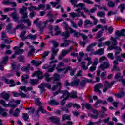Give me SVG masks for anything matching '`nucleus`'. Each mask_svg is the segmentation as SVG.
I'll return each instance as SVG.
<instances>
[{
    "mask_svg": "<svg viewBox=\"0 0 125 125\" xmlns=\"http://www.w3.org/2000/svg\"><path fill=\"white\" fill-rule=\"evenodd\" d=\"M85 84H86V82L84 80H82L80 83L79 88L81 89H82V88H83L84 86H85Z\"/></svg>",
    "mask_w": 125,
    "mask_h": 125,
    "instance_id": "obj_40",
    "label": "nucleus"
},
{
    "mask_svg": "<svg viewBox=\"0 0 125 125\" xmlns=\"http://www.w3.org/2000/svg\"><path fill=\"white\" fill-rule=\"evenodd\" d=\"M61 0H57V2H50V4H51L52 5L53 7H55L56 9H58L59 7H60V5H58L57 7L56 6L59 3V1H60Z\"/></svg>",
    "mask_w": 125,
    "mask_h": 125,
    "instance_id": "obj_33",
    "label": "nucleus"
},
{
    "mask_svg": "<svg viewBox=\"0 0 125 125\" xmlns=\"http://www.w3.org/2000/svg\"><path fill=\"white\" fill-rule=\"evenodd\" d=\"M37 77L38 79H42V77H43V75H42V72L40 71V70H38L36 72H35L32 75V77Z\"/></svg>",
    "mask_w": 125,
    "mask_h": 125,
    "instance_id": "obj_23",
    "label": "nucleus"
},
{
    "mask_svg": "<svg viewBox=\"0 0 125 125\" xmlns=\"http://www.w3.org/2000/svg\"><path fill=\"white\" fill-rule=\"evenodd\" d=\"M117 38L111 37V42H112V45L110 46H109L107 48V50H112V49H115V55L116 57L120 54V52H122V49L117 46L118 45V41H117Z\"/></svg>",
    "mask_w": 125,
    "mask_h": 125,
    "instance_id": "obj_2",
    "label": "nucleus"
},
{
    "mask_svg": "<svg viewBox=\"0 0 125 125\" xmlns=\"http://www.w3.org/2000/svg\"><path fill=\"white\" fill-rule=\"evenodd\" d=\"M64 83L65 85H66V86H77V85L79 84V79H75L70 83H69V82H68V81H66Z\"/></svg>",
    "mask_w": 125,
    "mask_h": 125,
    "instance_id": "obj_13",
    "label": "nucleus"
},
{
    "mask_svg": "<svg viewBox=\"0 0 125 125\" xmlns=\"http://www.w3.org/2000/svg\"><path fill=\"white\" fill-rule=\"evenodd\" d=\"M19 112H20L19 111V110L17 108L15 110V112L13 113V116H14V117H18V115L19 114Z\"/></svg>",
    "mask_w": 125,
    "mask_h": 125,
    "instance_id": "obj_53",
    "label": "nucleus"
},
{
    "mask_svg": "<svg viewBox=\"0 0 125 125\" xmlns=\"http://www.w3.org/2000/svg\"><path fill=\"white\" fill-rule=\"evenodd\" d=\"M62 93L63 95L62 96L60 97V99H63L61 102L60 104L62 106L63 105H65V103H66V100L68 99V98L69 96H71V97H72V98H77V92L75 91H72L71 93V95H70L69 92H68L67 91H63L62 92Z\"/></svg>",
    "mask_w": 125,
    "mask_h": 125,
    "instance_id": "obj_3",
    "label": "nucleus"
},
{
    "mask_svg": "<svg viewBox=\"0 0 125 125\" xmlns=\"http://www.w3.org/2000/svg\"><path fill=\"white\" fill-rule=\"evenodd\" d=\"M4 81L7 84H11L9 85L10 87H11V86H15V83H14L13 80H8L7 79H4Z\"/></svg>",
    "mask_w": 125,
    "mask_h": 125,
    "instance_id": "obj_25",
    "label": "nucleus"
},
{
    "mask_svg": "<svg viewBox=\"0 0 125 125\" xmlns=\"http://www.w3.org/2000/svg\"><path fill=\"white\" fill-rule=\"evenodd\" d=\"M51 122L54 123L56 125H60V118L59 117L54 116L50 118Z\"/></svg>",
    "mask_w": 125,
    "mask_h": 125,
    "instance_id": "obj_22",
    "label": "nucleus"
},
{
    "mask_svg": "<svg viewBox=\"0 0 125 125\" xmlns=\"http://www.w3.org/2000/svg\"><path fill=\"white\" fill-rule=\"evenodd\" d=\"M65 120H71V117L70 115H64L62 117V121H65Z\"/></svg>",
    "mask_w": 125,
    "mask_h": 125,
    "instance_id": "obj_43",
    "label": "nucleus"
},
{
    "mask_svg": "<svg viewBox=\"0 0 125 125\" xmlns=\"http://www.w3.org/2000/svg\"><path fill=\"white\" fill-rule=\"evenodd\" d=\"M31 63L33 64V65H35V66H39L40 64H42L41 62L35 61V60L32 61Z\"/></svg>",
    "mask_w": 125,
    "mask_h": 125,
    "instance_id": "obj_48",
    "label": "nucleus"
},
{
    "mask_svg": "<svg viewBox=\"0 0 125 125\" xmlns=\"http://www.w3.org/2000/svg\"><path fill=\"white\" fill-rule=\"evenodd\" d=\"M112 71H120V67L117 66V65H113Z\"/></svg>",
    "mask_w": 125,
    "mask_h": 125,
    "instance_id": "obj_62",
    "label": "nucleus"
},
{
    "mask_svg": "<svg viewBox=\"0 0 125 125\" xmlns=\"http://www.w3.org/2000/svg\"><path fill=\"white\" fill-rule=\"evenodd\" d=\"M71 17H72V18H75V17H77L78 16V14L76 13H71L69 14Z\"/></svg>",
    "mask_w": 125,
    "mask_h": 125,
    "instance_id": "obj_63",
    "label": "nucleus"
},
{
    "mask_svg": "<svg viewBox=\"0 0 125 125\" xmlns=\"http://www.w3.org/2000/svg\"><path fill=\"white\" fill-rule=\"evenodd\" d=\"M110 67V62H103L99 66V69L104 71L106 69H108Z\"/></svg>",
    "mask_w": 125,
    "mask_h": 125,
    "instance_id": "obj_14",
    "label": "nucleus"
},
{
    "mask_svg": "<svg viewBox=\"0 0 125 125\" xmlns=\"http://www.w3.org/2000/svg\"><path fill=\"white\" fill-rule=\"evenodd\" d=\"M7 60H8V58L7 57H5L3 58L2 61L0 62V70H1V71L4 70L3 65L7 63Z\"/></svg>",
    "mask_w": 125,
    "mask_h": 125,
    "instance_id": "obj_18",
    "label": "nucleus"
},
{
    "mask_svg": "<svg viewBox=\"0 0 125 125\" xmlns=\"http://www.w3.org/2000/svg\"><path fill=\"white\" fill-rule=\"evenodd\" d=\"M28 110H29L28 112L30 115L33 114V113L35 112V108L34 107L31 108L30 109L28 108Z\"/></svg>",
    "mask_w": 125,
    "mask_h": 125,
    "instance_id": "obj_61",
    "label": "nucleus"
},
{
    "mask_svg": "<svg viewBox=\"0 0 125 125\" xmlns=\"http://www.w3.org/2000/svg\"><path fill=\"white\" fill-rule=\"evenodd\" d=\"M115 79L119 82H122L123 85L125 86V80L123 79V76H121V73H119L115 74Z\"/></svg>",
    "mask_w": 125,
    "mask_h": 125,
    "instance_id": "obj_15",
    "label": "nucleus"
},
{
    "mask_svg": "<svg viewBox=\"0 0 125 125\" xmlns=\"http://www.w3.org/2000/svg\"><path fill=\"white\" fill-rule=\"evenodd\" d=\"M85 26H87V25H90L91 27H92V26H93V23H92L91 21L89 20H86L85 21Z\"/></svg>",
    "mask_w": 125,
    "mask_h": 125,
    "instance_id": "obj_45",
    "label": "nucleus"
},
{
    "mask_svg": "<svg viewBox=\"0 0 125 125\" xmlns=\"http://www.w3.org/2000/svg\"><path fill=\"white\" fill-rule=\"evenodd\" d=\"M49 54V51H46L43 52L42 54V58H45L46 56H47Z\"/></svg>",
    "mask_w": 125,
    "mask_h": 125,
    "instance_id": "obj_59",
    "label": "nucleus"
},
{
    "mask_svg": "<svg viewBox=\"0 0 125 125\" xmlns=\"http://www.w3.org/2000/svg\"><path fill=\"white\" fill-rule=\"evenodd\" d=\"M30 83L32 85H34V84H37V83H38V81L34 79H31Z\"/></svg>",
    "mask_w": 125,
    "mask_h": 125,
    "instance_id": "obj_52",
    "label": "nucleus"
},
{
    "mask_svg": "<svg viewBox=\"0 0 125 125\" xmlns=\"http://www.w3.org/2000/svg\"><path fill=\"white\" fill-rule=\"evenodd\" d=\"M121 52H119V54L117 55V57L116 56V53H115V57L116 60H114L113 61L114 66L119 65V62H118V61L119 62H124V59H123V58H122V56H121Z\"/></svg>",
    "mask_w": 125,
    "mask_h": 125,
    "instance_id": "obj_11",
    "label": "nucleus"
},
{
    "mask_svg": "<svg viewBox=\"0 0 125 125\" xmlns=\"http://www.w3.org/2000/svg\"><path fill=\"white\" fill-rule=\"evenodd\" d=\"M49 105H51V106H57L59 105V103L54 100H51L48 102Z\"/></svg>",
    "mask_w": 125,
    "mask_h": 125,
    "instance_id": "obj_32",
    "label": "nucleus"
},
{
    "mask_svg": "<svg viewBox=\"0 0 125 125\" xmlns=\"http://www.w3.org/2000/svg\"><path fill=\"white\" fill-rule=\"evenodd\" d=\"M49 22V20H46L44 22H43L42 23L40 24V28H45L46 27V25L47 24H48V22Z\"/></svg>",
    "mask_w": 125,
    "mask_h": 125,
    "instance_id": "obj_39",
    "label": "nucleus"
},
{
    "mask_svg": "<svg viewBox=\"0 0 125 125\" xmlns=\"http://www.w3.org/2000/svg\"><path fill=\"white\" fill-rule=\"evenodd\" d=\"M27 10V8H24L23 9H20V13L22 14L21 19L22 22H24V23H26L28 27H30L31 25H32V22L30 21V19H27L28 18V13L26 12Z\"/></svg>",
    "mask_w": 125,
    "mask_h": 125,
    "instance_id": "obj_4",
    "label": "nucleus"
},
{
    "mask_svg": "<svg viewBox=\"0 0 125 125\" xmlns=\"http://www.w3.org/2000/svg\"><path fill=\"white\" fill-rule=\"evenodd\" d=\"M96 70V66L95 65H92L89 68V71L90 72H94Z\"/></svg>",
    "mask_w": 125,
    "mask_h": 125,
    "instance_id": "obj_54",
    "label": "nucleus"
},
{
    "mask_svg": "<svg viewBox=\"0 0 125 125\" xmlns=\"http://www.w3.org/2000/svg\"><path fill=\"white\" fill-rule=\"evenodd\" d=\"M2 98L5 99V100H8L9 99V94L4 92L1 94Z\"/></svg>",
    "mask_w": 125,
    "mask_h": 125,
    "instance_id": "obj_35",
    "label": "nucleus"
},
{
    "mask_svg": "<svg viewBox=\"0 0 125 125\" xmlns=\"http://www.w3.org/2000/svg\"><path fill=\"white\" fill-rule=\"evenodd\" d=\"M107 75V72L104 71V72H102L101 74V78L102 79V80H105L106 79V76Z\"/></svg>",
    "mask_w": 125,
    "mask_h": 125,
    "instance_id": "obj_47",
    "label": "nucleus"
},
{
    "mask_svg": "<svg viewBox=\"0 0 125 125\" xmlns=\"http://www.w3.org/2000/svg\"><path fill=\"white\" fill-rule=\"evenodd\" d=\"M61 86V83L58 82L57 83V85L56 86H54L52 88H51V86L49 84H44V83H42L41 85H39L38 86L39 88H41V92L42 91V90H44V88L46 87L48 89H51L52 91H54L56 90L58 88H59Z\"/></svg>",
    "mask_w": 125,
    "mask_h": 125,
    "instance_id": "obj_7",
    "label": "nucleus"
},
{
    "mask_svg": "<svg viewBox=\"0 0 125 125\" xmlns=\"http://www.w3.org/2000/svg\"><path fill=\"white\" fill-rule=\"evenodd\" d=\"M23 118L24 120H25V121H27V120H28V119H29V115H28V114L27 113H24Z\"/></svg>",
    "mask_w": 125,
    "mask_h": 125,
    "instance_id": "obj_64",
    "label": "nucleus"
},
{
    "mask_svg": "<svg viewBox=\"0 0 125 125\" xmlns=\"http://www.w3.org/2000/svg\"><path fill=\"white\" fill-rule=\"evenodd\" d=\"M25 34H26V31H23L20 35V37L22 41H25V40H27V39H31V40H36V39H37V34L33 35H32V34H30L26 36H25Z\"/></svg>",
    "mask_w": 125,
    "mask_h": 125,
    "instance_id": "obj_9",
    "label": "nucleus"
},
{
    "mask_svg": "<svg viewBox=\"0 0 125 125\" xmlns=\"http://www.w3.org/2000/svg\"><path fill=\"white\" fill-rule=\"evenodd\" d=\"M72 50L73 47H70L68 50H63L62 51V56H66V55H67V54H69Z\"/></svg>",
    "mask_w": 125,
    "mask_h": 125,
    "instance_id": "obj_31",
    "label": "nucleus"
},
{
    "mask_svg": "<svg viewBox=\"0 0 125 125\" xmlns=\"http://www.w3.org/2000/svg\"><path fill=\"white\" fill-rule=\"evenodd\" d=\"M82 108L83 110L84 109V108H86L88 110H91V105L89 104H82Z\"/></svg>",
    "mask_w": 125,
    "mask_h": 125,
    "instance_id": "obj_30",
    "label": "nucleus"
},
{
    "mask_svg": "<svg viewBox=\"0 0 125 125\" xmlns=\"http://www.w3.org/2000/svg\"><path fill=\"white\" fill-rule=\"evenodd\" d=\"M0 104H1L3 107H4L5 108H6L7 107H12L13 109H14V108H15V107H16L17 105L20 104V100L10 101L7 104L5 103V101L3 100H0Z\"/></svg>",
    "mask_w": 125,
    "mask_h": 125,
    "instance_id": "obj_6",
    "label": "nucleus"
},
{
    "mask_svg": "<svg viewBox=\"0 0 125 125\" xmlns=\"http://www.w3.org/2000/svg\"><path fill=\"white\" fill-rule=\"evenodd\" d=\"M51 42H52L53 45L54 46V47H56L59 45V44H58L57 42H56L54 40L51 41Z\"/></svg>",
    "mask_w": 125,
    "mask_h": 125,
    "instance_id": "obj_60",
    "label": "nucleus"
},
{
    "mask_svg": "<svg viewBox=\"0 0 125 125\" xmlns=\"http://www.w3.org/2000/svg\"><path fill=\"white\" fill-rule=\"evenodd\" d=\"M59 50L58 49H53L52 50V53L51 55V57L50 58V60H53L54 58H55V56H56V54L57 52H58Z\"/></svg>",
    "mask_w": 125,
    "mask_h": 125,
    "instance_id": "obj_26",
    "label": "nucleus"
},
{
    "mask_svg": "<svg viewBox=\"0 0 125 125\" xmlns=\"http://www.w3.org/2000/svg\"><path fill=\"white\" fill-rule=\"evenodd\" d=\"M70 44V41H67L66 42L62 43L61 44L60 46L61 47H66Z\"/></svg>",
    "mask_w": 125,
    "mask_h": 125,
    "instance_id": "obj_44",
    "label": "nucleus"
},
{
    "mask_svg": "<svg viewBox=\"0 0 125 125\" xmlns=\"http://www.w3.org/2000/svg\"><path fill=\"white\" fill-rule=\"evenodd\" d=\"M12 10H15V9L12 8H5L3 9L4 12H9V11H12Z\"/></svg>",
    "mask_w": 125,
    "mask_h": 125,
    "instance_id": "obj_49",
    "label": "nucleus"
},
{
    "mask_svg": "<svg viewBox=\"0 0 125 125\" xmlns=\"http://www.w3.org/2000/svg\"><path fill=\"white\" fill-rule=\"evenodd\" d=\"M0 113L3 116V117H6L7 116V113L5 112V109H2L0 107Z\"/></svg>",
    "mask_w": 125,
    "mask_h": 125,
    "instance_id": "obj_41",
    "label": "nucleus"
},
{
    "mask_svg": "<svg viewBox=\"0 0 125 125\" xmlns=\"http://www.w3.org/2000/svg\"><path fill=\"white\" fill-rule=\"evenodd\" d=\"M105 60H108V59H107V57H105V56H103L99 58L100 62H102V61H104Z\"/></svg>",
    "mask_w": 125,
    "mask_h": 125,
    "instance_id": "obj_58",
    "label": "nucleus"
},
{
    "mask_svg": "<svg viewBox=\"0 0 125 125\" xmlns=\"http://www.w3.org/2000/svg\"><path fill=\"white\" fill-rule=\"evenodd\" d=\"M125 4H121L120 6H119L118 8L121 9V12L123 13L124 12V10H125Z\"/></svg>",
    "mask_w": 125,
    "mask_h": 125,
    "instance_id": "obj_46",
    "label": "nucleus"
},
{
    "mask_svg": "<svg viewBox=\"0 0 125 125\" xmlns=\"http://www.w3.org/2000/svg\"><path fill=\"white\" fill-rule=\"evenodd\" d=\"M3 4H6V5H12L13 7H15L16 6V3L14 2H12L10 0H4L2 2Z\"/></svg>",
    "mask_w": 125,
    "mask_h": 125,
    "instance_id": "obj_21",
    "label": "nucleus"
},
{
    "mask_svg": "<svg viewBox=\"0 0 125 125\" xmlns=\"http://www.w3.org/2000/svg\"><path fill=\"white\" fill-rule=\"evenodd\" d=\"M33 90L32 87H27L25 86H21L19 88V92L20 93V96L23 97V98H29L30 97V94L29 93H24V92H27V91H31Z\"/></svg>",
    "mask_w": 125,
    "mask_h": 125,
    "instance_id": "obj_5",
    "label": "nucleus"
},
{
    "mask_svg": "<svg viewBox=\"0 0 125 125\" xmlns=\"http://www.w3.org/2000/svg\"><path fill=\"white\" fill-rule=\"evenodd\" d=\"M97 44H98V43H93L89 45L86 48V51H87L88 52L92 51V48H93L94 46H96V45H97Z\"/></svg>",
    "mask_w": 125,
    "mask_h": 125,
    "instance_id": "obj_28",
    "label": "nucleus"
},
{
    "mask_svg": "<svg viewBox=\"0 0 125 125\" xmlns=\"http://www.w3.org/2000/svg\"><path fill=\"white\" fill-rule=\"evenodd\" d=\"M79 55L80 56V58L79 59V61H81L82 59H83V56H84V53L83 52H80L79 53Z\"/></svg>",
    "mask_w": 125,
    "mask_h": 125,
    "instance_id": "obj_50",
    "label": "nucleus"
},
{
    "mask_svg": "<svg viewBox=\"0 0 125 125\" xmlns=\"http://www.w3.org/2000/svg\"><path fill=\"white\" fill-rule=\"evenodd\" d=\"M115 83H116L115 81H113L111 83H109V82L105 81L104 83V88L103 90V92H107V91H108V89H109V88H111V87H112L113 85H114Z\"/></svg>",
    "mask_w": 125,
    "mask_h": 125,
    "instance_id": "obj_10",
    "label": "nucleus"
},
{
    "mask_svg": "<svg viewBox=\"0 0 125 125\" xmlns=\"http://www.w3.org/2000/svg\"><path fill=\"white\" fill-rule=\"evenodd\" d=\"M64 66L65 64H64V62H60L56 67V70L58 73H63V74H66L69 70H72V68L70 66L67 67L66 68H62V67H64Z\"/></svg>",
    "mask_w": 125,
    "mask_h": 125,
    "instance_id": "obj_8",
    "label": "nucleus"
},
{
    "mask_svg": "<svg viewBox=\"0 0 125 125\" xmlns=\"http://www.w3.org/2000/svg\"><path fill=\"white\" fill-rule=\"evenodd\" d=\"M54 78L56 81H59L60 80V76L57 74L54 75Z\"/></svg>",
    "mask_w": 125,
    "mask_h": 125,
    "instance_id": "obj_57",
    "label": "nucleus"
},
{
    "mask_svg": "<svg viewBox=\"0 0 125 125\" xmlns=\"http://www.w3.org/2000/svg\"><path fill=\"white\" fill-rule=\"evenodd\" d=\"M107 5L109 7H115V3L113 1L108 2Z\"/></svg>",
    "mask_w": 125,
    "mask_h": 125,
    "instance_id": "obj_56",
    "label": "nucleus"
},
{
    "mask_svg": "<svg viewBox=\"0 0 125 125\" xmlns=\"http://www.w3.org/2000/svg\"><path fill=\"white\" fill-rule=\"evenodd\" d=\"M96 10H97V8H96V7H94V8H92L91 10H89L88 9H87L86 13H87V14H88V15H90L91 13H94V12H95V11H96Z\"/></svg>",
    "mask_w": 125,
    "mask_h": 125,
    "instance_id": "obj_37",
    "label": "nucleus"
},
{
    "mask_svg": "<svg viewBox=\"0 0 125 125\" xmlns=\"http://www.w3.org/2000/svg\"><path fill=\"white\" fill-rule=\"evenodd\" d=\"M28 9L33 11L34 10H38V7L33 6L32 4H29V7L28 8Z\"/></svg>",
    "mask_w": 125,
    "mask_h": 125,
    "instance_id": "obj_42",
    "label": "nucleus"
},
{
    "mask_svg": "<svg viewBox=\"0 0 125 125\" xmlns=\"http://www.w3.org/2000/svg\"><path fill=\"white\" fill-rule=\"evenodd\" d=\"M97 15L99 17H105V16L106 15V13H105V12L103 11H99L97 13Z\"/></svg>",
    "mask_w": 125,
    "mask_h": 125,
    "instance_id": "obj_38",
    "label": "nucleus"
},
{
    "mask_svg": "<svg viewBox=\"0 0 125 125\" xmlns=\"http://www.w3.org/2000/svg\"><path fill=\"white\" fill-rule=\"evenodd\" d=\"M44 7H45V5L40 4L38 5V7H37V10H40L41 9H44Z\"/></svg>",
    "mask_w": 125,
    "mask_h": 125,
    "instance_id": "obj_51",
    "label": "nucleus"
},
{
    "mask_svg": "<svg viewBox=\"0 0 125 125\" xmlns=\"http://www.w3.org/2000/svg\"><path fill=\"white\" fill-rule=\"evenodd\" d=\"M79 36H81V37H82L83 39L85 41V40H86L88 38V37L83 34H81V33H79Z\"/></svg>",
    "mask_w": 125,
    "mask_h": 125,
    "instance_id": "obj_55",
    "label": "nucleus"
},
{
    "mask_svg": "<svg viewBox=\"0 0 125 125\" xmlns=\"http://www.w3.org/2000/svg\"><path fill=\"white\" fill-rule=\"evenodd\" d=\"M91 111L92 113H93V114H94L95 115L91 114V113H89V117H90L92 119H98V116L99 115V113H98L97 110L92 109Z\"/></svg>",
    "mask_w": 125,
    "mask_h": 125,
    "instance_id": "obj_16",
    "label": "nucleus"
},
{
    "mask_svg": "<svg viewBox=\"0 0 125 125\" xmlns=\"http://www.w3.org/2000/svg\"><path fill=\"white\" fill-rule=\"evenodd\" d=\"M9 15L10 16H11V17H12L14 21H17V20L19 19V17L18 16V15L16 14V11H15V12L12 13Z\"/></svg>",
    "mask_w": 125,
    "mask_h": 125,
    "instance_id": "obj_27",
    "label": "nucleus"
},
{
    "mask_svg": "<svg viewBox=\"0 0 125 125\" xmlns=\"http://www.w3.org/2000/svg\"><path fill=\"white\" fill-rule=\"evenodd\" d=\"M80 64L83 70H84V71H86V70H88V67L86 66L85 62H83V61L81 62Z\"/></svg>",
    "mask_w": 125,
    "mask_h": 125,
    "instance_id": "obj_36",
    "label": "nucleus"
},
{
    "mask_svg": "<svg viewBox=\"0 0 125 125\" xmlns=\"http://www.w3.org/2000/svg\"><path fill=\"white\" fill-rule=\"evenodd\" d=\"M101 88H103V84L102 83L96 84L94 86V91H95V92H98L100 94H101L102 92L100 90Z\"/></svg>",
    "mask_w": 125,
    "mask_h": 125,
    "instance_id": "obj_19",
    "label": "nucleus"
},
{
    "mask_svg": "<svg viewBox=\"0 0 125 125\" xmlns=\"http://www.w3.org/2000/svg\"><path fill=\"white\" fill-rule=\"evenodd\" d=\"M115 36L116 39H118V38H120V37H125V29H122L121 31H117Z\"/></svg>",
    "mask_w": 125,
    "mask_h": 125,
    "instance_id": "obj_17",
    "label": "nucleus"
},
{
    "mask_svg": "<svg viewBox=\"0 0 125 125\" xmlns=\"http://www.w3.org/2000/svg\"><path fill=\"white\" fill-rule=\"evenodd\" d=\"M104 48H100L98 49L96 51L93 52L95 55H103L104 54Z\"/></svg>",
    "mask_w": 125,
    "mask_h": 125,
    "instance_id": "obj_24",
    "label": "nucleus"
},
{
    "mask_svg": "<svg viewBox=\"0 0 125 125\" xmlns=\"http://www.w3.org/2000/svg\"><path fill=\"white\" fill-rule=\"evenodd\" d=\"M14 49H15L16 51L15 54L12 56L11 58H15L16 54H20V53L24 52V50L23 49H21L19 47H14Z\"/></svg>",
    "mask_w": 125,
    "mask_h": 125,
    "instance_id": "obj_20",
    "label": "nucleus"
},
{
    "mask_svg": "<svg viewBox=\"0 0 125 125\" xmlns=\"http://www.w3.org/2000/svg\"><path fill=\"white\" fill-rule=\"evenodd\" d=\"M57 60L52 61L50 62V66L48 68V72H53L54 69H55V67H56V64L55 63H57Z\"/></svg>",
    "mask_w": 125,
    "mask_h": 125,
    "instance_id": "obj_12",
    "label": "nucleus"
},
{
    "mask_svg": "<svg viewBox=\"0 0 125 125\" xmlns=\"http://www.w3.org/2000/svg\"><path fill=\"white\" fill-rule=\"evenodd\" d=\"M79 10H84L85 13H86L87 8H85V4H84V3H79Z\"/></svg>",
    "mask_w": 125,
    "mask_h": 125,
    "instance_id": "obj_29",
    "label": "nucleus"
},
{
    "mask_svg": "<svg viewBox=\"0 0 125 125\" xmlns=\"http://www.w3.org/2000/svg\"><path fill=\"white\" fill-rule=\"evenodd\" d=\"M39 112H41L42 114H44V113H46V110L42 108V106H40L38 108V110L36 111V115L39 114Z\"/></svg>",
    "mask_w": 125,
    "mask_h": 125,
    "instance_id": "obj_34",
    "label": "nucleus"
},
{
    "mask_svg": "<svg viewBox=\"0 0 125 125\" xmlns=\"http://www.w3.org/2000/svg\"><path fill=\"white\" fill-rule=\"evenodd\" d=\"M62 26L65 28L66 32L61 33L59 27L56 26L54 28L55 32H56L55 33V36H58V35L61 34L62 36L65 37V38H69V37H70V34H72L73 33L75 37H78L79 33L78 32H76V31L72 29L71 27H69L67 22H63L62 23Z\"/></svg>",
    "mask_w": 125,
    "mask_h": 125,
    "instance_id": "obj_1",
    "label": "nucleus"
}]
</instances>
